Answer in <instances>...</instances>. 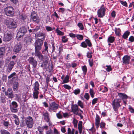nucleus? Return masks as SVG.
I'll return each instance as SVG.
<instances>
[{
	"mask_svg": "<svg viewBox=\"0 0 134 134\" xmlns=\"http://www.w3.org/2000/svg\"><path fill=\"white\" fill-rule=\"evenodd\" d=\"M56 115L58 119H61L63 117L62 116L60 113V112H59V113H57L56 114Z\"/></svg>",
	"mask_w": 134,
	"mask_h": 134,
	"instance_id": "nucleus-55",
	"label": "nucleus"
},
{
	"mask_svg": "<svg viewBox=\"0 0 134 134\" xmlns=\"http://www.w3.org/2000/svg\"><path fill=\"white\" fill-rule=\"evenodd\" d=\"M130 57L128 55L124 56L122 58L123 63L125 64H127L129 63Z\"/></svg>",
	"mask_w": 134,
	"mask_h": 134,
	"instance_id": "nucleus-17",
	"label": "nucleus"
},
{
	"mask_svg": "<svg viewBox=\"0 0 134 134\" xmlns=\"http://www.w3.org/2000/svg\"><path fill=\"white\" fill-rule=\"evenodd\" d=\"M25 123L28 129L32 128L34 124L33 119L32 117L28 116L25 119Z\"/></svg>",
	"mask_w": 134,
	"mask_h": 134,
	"instance_id": "nucleus-2",
	"label": "nucleus"
},
{
	"mask_svg": "<svg viewBox=\"0 0 134 134\" xmlns=\"http://www.w3.org/2000/svg\"><path fill=\"white\" fill-rule=\"evenodd\" d=\"M5 94L9 98H12L13 97V94L12 89L11 88H9L5 92Z\"/></svg>",
	"mask_w": 134,
	"mask_h": 134,
	"instance_id": "nucleus-13",
	"label": "nucleus"
},
{
	"mask_svg": "<svg viewBox=\"0 0 134 134\" xmlns=\"http://www.w3.org/2000/svg\"><path fill=\"white\" fill-rule=\"evenodd\" d=\"M76 37L77 39L80 40H81L83 39V36L81 35H77L76 36Z\"/></svg>",
	"mask_w": 134,
	"mask_h": 134,
	"instance_id": "nucleus-44",
	"label": "nucleus"
},
{
	"mask_svg": "<svg viewBox=\"0 0 134 134\" xmlns=\"http://www.w3.org/2000/svg\"><path fill=\"white\" fill-rule=\"evenodd\" d=\"M129 40L131 42H133L134 41V37L133 36H131L129 38Z\"/></svg>",
	"mask_w": 134,
	"mask_h": 134,
	"instance_id": "nucleus-58",
	"label": "nucleus"
},
{
	"mask_svg": "<svg viewBox=\"0 0 134 134\" xmlns=\"http://www.w3.org/2000/svg\"><path fill=\"white\" fill-rule=\"evenodd\" d=\"M130 34V32L128 31H126L122 36L123 38L124 39H126Z\"/></svg>",
	"mask_w": 134,
	"mask_h": 134,
	"instance_id": "nucleus-31",
	"label": "nucleus"
},
{
	"mask_svg": "<svg viewBox=\"0 0 134 134\" xmlns=\"http://www.w3.org/2000/svg\"><path fill=\"white\" fill-rule=\"evenodd\" d=\"M31 19L35 23H38L39 22V18L37 16L35 12H32L31 15Z\"/></svg>",
	"mask_w": 134,
	"mask_h": 134,
	"instance_id": "nucleus-9",
	"label": "nucleus"
},
{
	"mask_svg": "<svg viewBox=\"0 0 134 134\" xmlns=\"http://www.w3.org/2000/svg\"><path fill=\"white\" fill-rule=\"evenodd\" d=\"M22 46L20 44H17L15 46L13 49V52L16 53H19L21 50Z\"/></svg>",
	"mask_w": 134,
	"mask_h": 134,
	"instance_id": "nucleus-15",
	"label": "nucleus"
},
{
	"mask_svg": "<svg viewBox=\"0 0 134 134\" xmlns=\"http://www.w3.org/2000/svg\"><path fill=\"white\" fill-rule=\"evenodd\" d=\"M36 36L38 37H41L42 38L41 39L42 41L44 40L46 35L45 33H44L43 32H39L38 33L36 34Z\"/></svg>",
	"mask_w": 134,
	"mask_h": 134,
	"instance_id": "nucleus-18",
	"label": "nucleus"
},
{
	"mask_svg": "<svg viewBox=\"0 0 134 134\" xmlns=\"http://www.w3.org/2000/svg\"><path fill=\"white\" fill-rule=\"evenodd\" d=\"M121 101L118 99H114L112 102V105L114 110L116 111H118V109L121 106L120 103Z\"/></svg>",
	"mask_w": 134,
	"mask_h": 134,
	"instance_id": "nucleus-6",
	"label": "nucleus"
},
{
	"mask_svg": "<svg viewBox=\"0 0 134 134\" xmlns=\"http://www.w3.org/2000/svg\"><path fill=\"white\" fill-rule=\"evenodd\" d=\"M55 31L58 34L60 35H64V33L63 32L61 31L58 29V27L57 29Z\"/></svg>",
	"mask_w": 134,
	"mask_h": 134,
	"instance_id": "nucleus-40",
	"label": "nucleus"
},
{
	"mask_svg": "<svg viewBox=\"0 0 134 134\" xmlns=\"http://www.w3.org/2000/svg\"><path fill=\"white\" fill-rule=\"evenodd\" d=\"M39 92L38 91H34L33 97L34 98L37 99L38 98V95Z\"/></svg>",
	"mask_w": 134,
	"mask_h": 134,
	"instance_id": "nucleus-32",
	"label": "nucleus"
},
{
	"mask_svg": "<svg viewBox=\"0 0 134 134\" xmlns=\"http://www.w3.org/2000/svg\"><path fill=\"white\" fill-rule=\"evenodd\" d=\"M63 87L65 89L68 90H70L71 89V87L67 85H63Z\"/></svg>",
	"mask_w": 134,
	"mask_h": 134,
	"instance_id": "nucleus-53",
	"label": "nucleus"
},
{
	"mask_svg": "<svg viewBox=\"0 0 134 134\" xmlns=\"http://www.w3.org/2000/svg\"><path fill=\"white\" fill-rule=\"evenodd\" d=\"M78 105L80 106L81 108H83V103L80 100H79L77 103Z\"/></svg>",
	"mask_w": 134,
	"mask_h": 134,
	"instance_id": "nucleus-42",
	"label": "nucleus"
},
{
	"mask_svg": "<svg viewBox=\"0 0 134 134\" xmlns=\"http://www.w3.org/2000/svg\"><path fill=\"white\" fill-rule=\"evenodd\" d=\"M19 88V83L18 82H14L13 84V90L16 91H17Z\"/></svg>",
	"mask_w": 134,
	"mask_h": 134,
	"instance_id": "nucleus-23",
	"label": "nucleus"
},
{
	"mask_svg": "<svg viewBox=\"0 0 134 134\" xmlns=\"http://www.w3.org/2000/svg\"><path fill=\"white\" fill-rule=\"evenodd\" d=\"M40 29V27L39 26H37L36 27L35 29H32V32L34 33L38 31Z\"/></svg>",
	"mask_w": 134,
	"mask_h": 134,
	"instance_id": "nucleus-48",
	"label": "nucleus"
},
{
	"mask_svg": "<svg viewBox=\"0 0 134 134\" xmlns=\"http://www.w3.org/2000/svg\"><path fill=\"white\" fill-rule=\"evenodd\" d=\"M59 12H61L62 13H63L65 11V9L63 8H60L59 9Z\"/></svg>",
	"mask_w": 134,
	"mask_h": 134,
	"instance_id": "nucleus-60",
	"label": "nucleus"
},
{
	"mask_svg": "<svg viewBox=\"0 0 134 134\" xmlns=\"http://www.w3.org/2000/svg\"><path fill=\"white\" fill-rule=\"evenodd\" d=\"M85 41L86 42V43L87 44L89 47H90L92 46V44L90 40L88 39H86Z\"/></svg>",
	"mask_w": 134,
	"mask_h": 134,
	"instance_id": "nucleus-39",
	"label": "nucleus"
},
{
	"mask_svg": "<svg viewBox=\"0 0 134 134\" xmlns=\"http://www.w3.org/2000/svg\"><path fill=\"white\" fill-rule=\"evenodd\" d=\"M129 109L130 111L132 113H134V109H133L132 107L130 106H129Z\"/></svg>",
	"mask_w": 134,
	"mask_h": 134,
	"instance_id": "nucleus-61",
	"label": "nucleus"
},
{
	"mask_svg": "<svg viewBox=\"0 0 134 134\" xmlns=\"http://www.w3.org/2000/svg\"><path fill=\"white\" fill-rule=\"evenodd\" d=\"M5 53V48L4 47L0 48V56L3 55Z\"/></svg>",
	"mask_w": 134,
	"mask_h": 134,
	"instance_id": "nucleus-33",
	"label": "nucleus"
},
{
	"mask_svg": "<svg viewBox=\"0 0 134 134\" xmlns=\"http://www.w3.org/2000/svg\"><path fill=\"white\" fill-rule=\"evenodd\" d=\"M120 2L121 3V4L127 7V4L126 2L125 1H120Z\"/></svg>",
	"mask_w": 134,
	"mask_h": 134,
	"instance_id": "nucleus-50",
	"label": "nucleus"
},
{
	"mask_svg": "<svg viewBox=\"0 0 134 134\" xmlns=\"http://www.w3.org/2000/svg\"><path fill=\"white\" fill-rule=\"evenodd\" d=\"M100 119L98 115L97 114L96 117L95 125L96 128H98L99 126Z\"/></svg>",
	"mask_w": 134,
	"mask_h": 134,
	"instance_id": "nucleus-20",
	"label": "nucleus"
},
{
	"mask_svg": "<svg viewBox=\"0 0 134 134\" xmlns=\"http://www.w3.org/2000/svg\"><path fill=\"white\" fill-rule=\"evenodd\" d=\"M62 41L63 42H66L68 41V38H66L65 36H63L62 37Z\"/></svg>",
	"mask_w": 134,
	"mask_h": 134,
	"instance_id": "nucleus-56",
	"label": "nucleus"
},
{
	"mask_svg": "<svg viewBox=\"0 0 134 134\" xmlns=\"http://www.w3.org/2000/svg\"><path fill=\"white\" fill-rule=\"evenodd\" d=\"M105 11L106 9L104 7V5H103L98 10L97 14L98 16L99 17H102L105 15Z\"/></svg>",
	"mask_w": 134,
	"mask_h": 134,
	"instance_id": "nucleus-8",
	"label": "nucleus"
},
{
	"mask_svg": "<svg viewBox=\"0 0 134 134\" xmlns=\"http://www.w3.org/2000/svg\"><path fill=\"white\" fill-rule=\"evenodd\" d=\"M18 105L17 103L15 101L12 102L11 103H10L9 107L11 111L13 113H16L18 110L17 108Z\"/></svg>",
	"mask_w": 134,
	"mask_h": 134,
	"instance_id": "nucleus-5",
	"label": "nucleus"
},
{
	"mask_svg": "<svg viewBox=\"0 0 134 134\" xmlns=\"http://www.w3.org/2000/svg\"><path fill=\"white\" fill-rule=\"evenodd\" d=\"M82 122L81 121L79 122L78 125V129H79V133H82Z\"/></svg>",
	"mask_w": 134,
	"mask_h": 134,
	"instance_id": "nucleus-25",
	"label": "nucleus"
},
{
	"mask_svg": "<svg viewBox=\"0 0 134 134\" xmlns=\"http://www.w3.org/2000/svg\"><path fill=\"white\" fill-rule=\"evenodd\" d=\"M15 124L17 125H18L19 124L20 122L18 118L15 119Z\"/></svg>",
	"mask_w": 134,
	"mask_h": 134,
	"instance_id": "nucleus-59",
	"label": "nucleus"
},
{
	"mask_svg": "<svg viewBox=\"0 0 134 134\" xmlns=\"http://www.w3.org/2000/svg\"><path fill=\"white\" fill-rule=\"evenodd\" d=\"M3 124L7 128H8L9 126L10 125L9 122L8 121H5L4 120L3 121Z\"/></svg>",
	"mask_w": 134,
	"mask_h": 134,
	"instance_id": "nucleus-36",
	"label": "nucleus"
},
{
	"mask_svg": "<svg viewBox=\"0 0 134 134\" xmlns=\"http://www.w3.org/2000/svg\"><path fill=\"white\" fill-rule=\"evenodd\" d=\"M90 93L91 97L92 98H93L94 97V91L92 89H90Z\"/></svg>",
	"mask_w": 134,
	"mask_h": 134,
	"instance_id": "nucleus-46",
	"label": "nucleus"
},
{
	"mask_svg": "<svg viewBox=\"0 0 134 134\" xmlns=\"http://www.w3.org/2000/svg\"><path fill=\"white\" fill-rule=\"evenodd\" d=\"M29 63L32 65L33 67L36 68L37 64V62L36 60L33 57H29L28 59Z\"/></svg>",
	"mask_w": 134,
	"mask_h": 134,
	"instance_id": "nucleus-11",
	"label": "nucleus"
},
{
	"mask_svg": "<svg viewBox=\"0 0 134 134\" xmlns=\"http://www.w3.org/2000/svg\"><path fill=\"white\" fill-rule=\"evenodd\" d=\"M71 111L75 114H77L79 111V109L78 105L76 104H74L72 105L71 108Z\"/></svg>",
	"mask_w": 134,
	"mask_h": 134,
	"instance_id": "nucleus-16",
	"label": "nucleus"
},
{
	"mask_svg": "<svg viewBox=\"0 0 134 134\" xmlns=\"http://www.w3.org/2000/svg\"><path fill=\"white\" fill-rule=\"evenodd\" d=\"M98 100L97 98L94 99L92 100V105H94L96 103L97 101Z\"/></svg>",
	"mask_w": 134,
	"mask_h": 134,
	"instance_id": "nucleus-62",
	"label": "nucleus"
},
{
	"mask_svg": "<svg viewBox=\"0 0 134 134\" xmlns=\"http://www.w3.org/2000/svg\"><path fill=\"white\" fill-rule=\"evenodd\" d=\"M87 56L88 58H92V55L89 52H87Z\"/></svg>",
	"mask_w": 134,
	"mask_h": 134,
	"instance_id": "nucleus-54",
	"label": "nucleus"
},
{
	"mask_svg": "<svg viewBox=\"0 0 134 134\" xmlns=\"http://www.w3.org/2000/svg\"><path fill=\"white\" fill-rule=\"evenodd\" d=\"M105 126V123L103 122H101L100 123V127L101 128H104Z\"/></svg>",
	"mask_w": 134,
	"mask_h": 134,
	"instance_id": "nucleus-64",
	"label": "nucleus"
},
{
	"mask_svg": "<svg viewBox=\"0 0 134 134\" xmlns=\"http://www.w3.org/2000/svg\"><path fill=\"white\" fill-rule=\"evenodd\" d=\"M78 121L76 119H74L73 121V123L74 124V127H77V124L78 123Z\"/></svg>",
	"mask_w": 134,
	"mask_h": 134,
	"instance_id": "nucleus-38",
	"label": "nucleus"
},
{
	"mask_svg": "<svg viewBox=\"0 0 134 134\" xmlns=\"http://www.w3.org/2000/svg\"><path fill=\"white\" fill-rule=\"evenodd\" d=\"M35 56H37L40 60H42L43 59V56L41 54L40 51L35 52Z\"/></svg>",
	"mask_w": 134,
	"mask_h": 134,
	"instance_id": "nucleus-21",
	"label": "nucleus"
},
{
	"mask_svg": "<svg viewBox=\"0 0 134 134\" xmlns=\"http://www.w3.org/2000/svg\"><path fill=\"white\" fill-rule=\"evenodd\" d=\"M80 46L83 48H86L87 45L85 42H83L81 43Z\"/></svg>",
	"mask_w": 134,
	"mask_h": 134,
	"instance_id": "nucleus-43",
	"label": "nucleus"
},
{
	"mask_svg": "<svg viewBox=\"0 0 134 134\" xmlns=\"http://www.w3.org/2000/svg\"><path fill=\"white\" fill-rule=\"evenodd\" d=\"M118 95L119 97L122 99H126L127 98V96L124 93H118Z\"/></svg>",
	"mask_w": 134,
	"mask_h": 134,
	"instance_id": "nucleus-26",
	"label": "nucleus"
},
{
	"mask_svg": "<svg viewBox=\"0 0 134 134\" xmlns=\"http://www.w3.org/2000/svg\"><path fill=\"white\" fill-rule=\"evenodd\" d=\"M82 69L83 71V74L85 75L86 74L87 71L86 66V65H84L82 67Z\"/></svg>",
	"mask_w": 134,
	"mask_h": 134,
	"instance_id": "nucleus-41",
	"label": "nucleus"
},
{
	"mask_svg": "<svg viewBox=\"0 0 134 134\" xmlns=\"http://www.w3.org/2000/svg\"><path fill=\"white\" fill-rule=\"evenodd\" d=\"M16 73L15 72H14L12 74H11L8 77L9 79H10L12 78L13 79H15L16 80H17L18 79V77L17 76L14 77V76L16 75Z\"/></svg>",
	"mask_w": 134,
	"mask_h": 134,
	"instance_id": "nucleus-28",
	"label": "nucleus"
},
{
	"mask_svg": "<svg viewBox=\"0 0 134 134\" xmlns=\"http://www.w3.org/2000/svg\"><path fill=\"white\" fill-rule=\"evenodd\" d=\"M7 78V76L6 75H3L2 79L3 81H6Z\"/></svg>",
	"mask_w": 134,
	"mask_h": 134,
	"instance_id": "nucleus-63",
	"label": "nucleus"
},
{
	"mask_svg": "<svg viewBox=\"0 0 134 134\" xmlns=\"http://www.w3.org/2000/svg\"><path fill=\"white\" fill-rule=\"evenodd\" d=\"M0 132L1 134H10L8 131L4 129L1 130Z\"/></svg>",
	"mask_w": 134,
	"mask_h": 134,
	"instance_id": "nucleus-37",
	"label": "nucleus"
},
{
	"mask_svg": "<svg viewBox=\"0 0 134 134\" xmlns=\"http://www.w3.org/2000/svg\"><path fill=\"white\" fill-rule=\"evenodd\" d=\"M84 98L87 100H88L89 98V96L88 93H85L84 96Z\"/></svg>",
	"mask_w": 134,
	"mask_h": 134,
	"instance_id": "nucleus-57",
	"label": "nucleus"
},
{
	"mask_svg": "<svg viewBox=\"0 0 134 134\" xmlns=\"http://www.w3.org/2000/svg\"><path fill=\"white\" fill-rule=\"evenodd\" d=\"M12 35L10 33H7L4 35L3 40L5 42L9 41L13 38Z\"/></svg>",
	"mask_w": 134,
	"mask_h": 134,
	"instance_id": "nucleus-14",
	"label": "nucleus"
},
{
	"mask_svg": "<svg viewBox=\"0 0 134 134\" xmlns=\"http://www.w3.org/2000/svg\"><path fill=\"white\" fill-rule=\"evenodd\" d=\"M46 30L48 31H52L53 29L50 26H46L45 27Z\"/></svg>",
	"mask_w": 134,
	"mask_h": 134,
	"instance_id": "nucleus-52",
	"label": "nucleus"
},
{
	"mask_svg": "<svg viewBox=\"0 0 134 134\" xmlns=\"http://www.w3.org/2000/svg\"><path fill=\"white\" fill-rule=\"evenodd\" d=\"M43 115L44 116V120L47 122H49V114L47 111H46L43 113Z\"/></svg>",
	"mask_w": 134,
	"mask_h": 134,
	"instance_id": "nucleus-24",
	"label": "nucleus"
},
{
	"mask_svg": "<svg viewBox=\"0 0 134 134\" xmlns=\"http://www.w3.org/2000/svg\"><path fill=\"white\" fill-rule=\"evenodd\" d=\"M93 59H90L88 60V61L89 63L90 66V67H92L93 65Z\"/></svg>",
	"mask_w": 134,
	"mask_h": 134,
	"instance_id": "nucleus-51",
	"label": "nucleus"
},
{
	"mask_svg": "<svg viewBox=\"0 0 134 134\" xmlns=\"http://www.w3.org/2000/svg\"><path fill=\"white\" fill-rule=\"evenodd\" d=\"M5 14L8 16H12L14 15L13 9L12 7H8L4 9Z\"/></svg>",
	"mask_w": 134,
	"mask_h": 134,
	"instance_id": "nucleus-7",
	"label": "nucleus"
},
{
	"mask_svg": "<svg viewBox=\"0 0 134 134\" xmlns=\"http://www.w3.org/2000/svg\"><path fill=\"white\" fill-rule=\"evenodd\" d=\"M43 44L42 40L38 39L36 40L35 43V52L40 51L42 48Z\"/></svg>",
	"mask_w": 134,
	"mask_h": 134,
	"instance_id": "nucleus-3",
	"label": "nucleus"
},
{
	"mask_svg": "<svg viewBox=\"0 0 134 134\" xmlns=\"http://www.w3.org/2000/svg\"><path fill=\"white\" fill-rule=\"evenodd\" d=\"M5 24L8 28L9 29H14L17 27V24L14 20L11 19L5 20Z\"/></svg>",
	"mask_w": 134,
	"mask_h": 134,
	"instance_id": "nucleus-1",
	"label": "nucleus"
},
{
	"mask_svg": "<svg viewBox=\"0 0 134 134\" xmlns=\"http://www.w3.org/2000/svg\"><path fill=\"white\" fill-rule=\"evenodd\" d=\"M27 32V30L25 27H21L20 31L17 33V35L19 36V38L23 36Z\"/></svg>",
	"mask_w": 134,
	"mask_h": 134,
	"instance_id": "nucleus-10",
	"label": "nucleus"
},
{
	"mask_svg": "<svg viewBox=\"0 0 134 134\" xmlns=\"http://www.w3.org/2000/svg\"><path fill=\"white\" fill-rule=\"evenodd\" d=\"M69 76L68 75H66L63 80L62 84L66 83L69 81Z\"/></svg>",
	"mask_w": 134,
	"mask_h": 134,
	"instance_id": "nucleus-34",
	"label": "nucleus"
},
{
	"mask_svg": "<svg viewBox=\"0 0 134 134\" xmlns=\"http://www.w3.org/2000/svg\"><path fill=\"white\" fill-rule=\"evenodd\" d=\"M115 31L116 35L118 36H119L120 35L121 30L120 28H115Z\"/></svg>",
	"mask_w": 134,
	"mask_h": 134,
	"instance_id": "nucleus-30",
	"label": "nucleus"
},
{
	"mask_svg": "<svg viewBox=\"0 0 134 134\" xmlns=\"http://www.w3.org/2000/svg\"><path fill=\"white\" fill-rule=\"evenodd\" d=\"M80 91V90L79 89H77L74 90V93L75 94L77 95L79 94Z\"/></svg>",
	"mask_w": 134,
	"mask_h": 134,
	"instance_id": "nucleus-49",
	"label": "nucleus"
},
{
	"mask_svg": "<svg viewBox=\"0 0 134 134\" xmlns=\"http://www.w3.org/2000/svg\"><path fill=\"white\" fill-rule=\"evenodd\" d=\"M115 40L114 37L113 36H110L108 38V42L111 43H113Z\"/></svg>",
	"mask_w": 134,
	"mask_h": 134,
	"instance_id": "nucleus-35",
	"label": "nucleus"
},
{
	"mask_svg": "<svg viewBox=\"0 0 134 134\" xmlns=\"http://www.w3.org/2000/svg\"><path fill=\"white\" fill-rule=\"evenodd\" d=\"M34 85V91H38L39 89L38 83L36 81Z\"/></svg>",
	"mask_w": 134,
	"mask_h": 134,
	"instance_id": "nucleus-29",
	"label": "nucleus"
},
{
	"mask_svg": "<svg viewBox=\"0 0 134 134\" xmlns=\"http://www.w3.org/2000/svg\"><path fill=\"white\" fill-rule=\"evenodd\" d=\"M59 107V105L55 102H53L49 103L48 110L51 112L52 111L55 112Z\"/></svg>",
	"mask_w": 134,
	"mask_h": 134,
	"instance_id": "nucleus-4",
	"label": "nucleus"
},
{
	"mask_svg": "<svg viewBox=\"0 0 134 134\" xmlns=\"http://www.w3.org/2000/svg\"><path fill=\"white\" fill-rule=\"evenodd\" d=\"M15 63L14 61H11L8 64L7 68V74H9L11 71L12 69L14 67L15 65Z\"/></svg>",
	"mask_w": 134,
	"mask_h": 134,
	"instance_id": "nucleus-12",
	"label": "nucleus"
},
{
	"mask_svg": "<svg viewBox=\"0 0 134 134\" xmlns=\"http://www.w3.org/2000/svg\"><path fill=\"white\" fill-rule=\"evenodd\" d=\"M107 68H106V70L107 71L109 72L112 70V68H111V66L110 65H107L106 66Z\"/></svg>",
	"mask_w": 134,
	"mask_h": 134,
	"instance_id": "nucleus-47",
	"label": "nucleus"
},
{
	"mask_svg": "<svg viewBox=\"0 0 134 134\" xmlns=\"http://www.w3.org/2000/svg\"><path fill=\"white\" fill-rule=\"evenodd\" d=\"M77 26L80 28V29L81 30H83L84 29L83 26L82 24L80 23H78Z\"/></svg>",
	"mask_w": 134,
	"mask_h": 134,
	"instance_id": "nucleus-45",
	"label": "nucleus"
},
{
	"mask_svg": "<svg viewBox=\"0 0 134 134\" xmlns=\"http://www.w3.org/2000/svg\"><path fill=\"white\" fill-rule=\"evenodd\" d=\"M44 50L42 51V53L43 54H47L48 53V44L47 42L45 41L44 43Z\"/></svg>",
	"mask_w": 134,
	"mask_h": 134,
	"instance_id": "nucleus-19",
	"label": "nucleus"
},
{
	"mask_svg": "<svg viewBox=\"0 0 134 134\" xmlns=\"http://www.w3.org/2000/svg\"><path fill=\"white\" fill-rule=\"evenodd\" d=\"M31 38L30 36H28L25 37L24 40V42L27 44H30L31 42Z\"/></svg>",
	"mask_w": 134,
	"mask_h": 134,
	"instance_id": "nucleus-22",
	"label": "nucleus"
},
{
	"mask_svg": "<svg viewBox=\"0 0 134 134\" xmlns=\"http://www.w3.org/2000/svg\"><path fill=\"white\" fill-rule=\"evenodd\" d=\"M19 18L21 21H24L26 19L27 16L25 14H22L20 15Z\"/></svg>",
	"mask_w": 134,
	"mask_h": 134,
	"instance_id": "nucleus-27",
	"label": "nucleus"
}]
</instances>
